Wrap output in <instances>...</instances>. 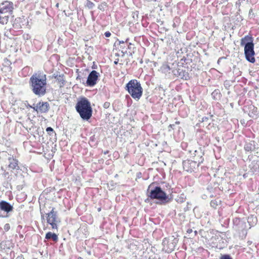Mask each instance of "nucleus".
Here are the masks:
<instances>
[{"mask_svg":"<svg viewBox=\"0 0 259 259\" xmlns=\"http://www.w3.org/2000/svg\"><path fill=\"white\" fill-rule=\"evenodd\" d=\"M30 89L32 93L38 97H42L47 93L46 75L38 72L34 73L29 81Z\"/></svg>","mask_w":259,"mask_h":259,"instance_id":"nucleus-1","label":"nucleus"},{"mask_svg":"<svg viewBox=\"0 0 259 259\" xmlns=\"http://www.w3.org/2000/svg\"><path fill=\"white\" fill-rule=\"evenodd\" d=\"M75 109L84 120H88L92 117L93 110L91 103L85 97H82L78 101L75 105Z\"/></svg>","mask_w":259,"mask_h":259,"instance_id":"nucleus-2","label":"nucleus"},{"mask_svg":"<svg viewBox=\"0 0 259 259\" xmlns=\"http://www.w3.org/2000/svg\"><path fill=\"white\" fill-rule=\"evenodd\" d=\"M147 196L151 200H157L160 204L168 202V196L160 186H153L150 184L147 190Z\"/></svg>","mask_w":259,"mask_h":259,"instance_id":"nucleus-3","label":"nucleus"},{"mask_svg":"<svg viewBox=\"0 0 259 259\" xmlns=\"http://www.w3.org/2000/svg\"><path fill=\"white\" fill-rule=\"evenodd\" d=\"M253 41V37L247 35L242 38L240 42V45L244 47V55L246 60L251 63H254L255 61L254 45Z\"/></svg>","mask_w":259,"mask_h":259,"instance_id":"nucleus-4","label":"nucleus"},{"mask_svg":"<svg viewBox=\"0 0 259 259\" xmlns=\"http://www.w3.org/2000/svg\"><path fill=\"white\" fill-rule=\"evenodd\" d=\"M125 90L132 97L138 101L142 96L143 89L139 81L137 79H132L126 83Z\"/></svg>","mask_w":259,"mask_h":259,"instance_id":"nucleus-5","label":"nucleus"},{"mask_svg":"<svg viewBox=\"0 0 259 259\" xmlns=\"http://www.w3.org/2000/svg\"><path fill=\"white\" fill-rule=\"evenodd\" d=\"M203 161V158L201 156L200 157H197L194 158V160L188 159L185 160L183 162L184 169L188 172L194 171Z\"/></svg>","mask_w":259,"mask_h":259,"instance_id":"nucleus-6","label":"nucleus"},{"mask_svg":"<svg viewBox=\"0 0 259 259\" xmlns=\"http://www.w3.org/2000/svg\"><path fill=\"white\" fill-rule=\"evenodd\" d=\"M14 9V4L12 2L5 1L0 4V14L3 16H8V22Z\"/></svg>","mask_w":259,"mask_h":259,"instance_id":"nucleus-7","label":"nucleus"},{"mask_svg":"<svg viewBox=\"0 0 259 259\" xmlns=\"http://www.w3.org/2000/svg\"><path fill=\"white\" fill-rule=\"evenodd\" d=\"M177 242L178 240L176 238L171 241L166 238H164L162 241L163 250L167 253L171 252L175 249Z\"/></svg>","mask_w":259,"mask_h":259,"instance_id":"nucleus-8","label":"nucleus"},{"mask_svg":"<svg viewBox=\"0 0 259 259\" xmlns=\"http://www.w3.org/2000/svg\"><path fill=\"white\" fill-rule=\"evenodd\" d=\"M100 76V73L96 70H92L89 74L87 80V85L88 87H94L97 83V80Z\"/></svg>","mask_w":259,"mask_h":259,"instance_id":"nucleus-9","label":"nucleus"},{"mask_svg":"<svg viewBox=\"0 0 259 259\" xmlns=\"http://www.w3.org/2000/svg\"><path fill=\"white\" fill-rule=\"evenodd\" d=\"M47 215V222L52 227L56 226L58 223L60 222V219L58 217L57 212L55 211V208H53Z\"/></svg>","mask_w":259,"mask_h":259,"instance_id":"nucleus-10","label":"nucleus"},{"mask_svg":"<svg viewBox=\"0 0 259 259\" xmlns=\"http://www.w3.org/2000/svg\"><path fill=\"white\" fill-rule=\"evenodd\" d=\"M50 109V105L47 102L40 101L34 107V110L37 113H47Z\"/></svg>","mask_w":259,"mask_h":259,"instance_id":"nucleus-11","label":"nucleus"},{"mask_svg":"<svg viewBox=\"0 0 259 259\" xmlns=\"http://www.w3.org/2000/svg\"><path fill=\"white\" fill-rule=\"evenodd\" d=\"M174 74L178 77L185 80H188L190 78L189 73L185 70L180 68L177 69L174 72Z\"/></svg>","mask_w":259,"mask_h":259,"instance_id":"nucleus-12","label":"nucleus"},{"mask_svg":"<svg viewBox=\"0 0 259 259\" xmlns=\"http://www.w3.org/2000/svg\"><path fill=\"white\" fill-rule=\"evenodd\" d=\"M13 206L9 202L6 201H2L0 202V209L7 213L13 210Z\"/></svg>","mask_w":259,"mask_h":259,"instance_id":"nucleus-13","label":"nucleus"},{"mask_svg":"<svg viewBox=\"0 0 259 259\" xmlns=\"http://www.w3.org/2000/svg\"><path fill=\"white\" fill-rule=\"evenodd\" d=\"M9 162V167L12 169H18L19 166L18 165V160L13 157H9L8 158Z\"/></svg>","mask_w":259,"mask_h":259,"instance_id":"nucleus-14","label":"nucleus"},{"mask_svg":"<svg viewBox=\"0 0 259 259\" xmlns=\"http://www.w3.org/2000/svg\"><path fill=\"white\" fill-rule=\"evenodd\" d=\"M254 143L255 142L254 141L246 143L244 147V150L247 152L251 151L255 148Z\"/></svg>","mask_w":259,"mask_h":259,"instance_id":"nucleus-15","label":"nucleus"},{"mask_svg":"<svg viewBox=\"0 0 259 259\" xmlns=\"http://www.w3.org/2000/svg\"><path fill=\"white\" fill-rule=\"evenodd\" d=\"M46 238L47 239H52L54 241H57L58 239V236L55 233H53L51 232H48L46 235Z\"/></svg>","mask_w":259,"mask_h":259,"instance_id":"nucleus-16","label":"nucleus"},{"mask_svg":"<svg viewBox=\"0 0 259 259\" xmlns=\"http://www.w3.org/2000/svg\"><path fill=\"white\" fill-rule=\"evenodd\" d=\"M12 31H14V30L11 28H7V27H6L4 29V35L8 38H11L13 35Z\"/></svg>","mask_w":259,"mask_h":259,"instance_id":"nucleus-17","label":"nucleus"},{"mask_svg":"<svg viewBox=\"0 0 259 259\" xmlns=\"http://www.w3.org/2000/svg\"><path fill=\"white\" fill-rule=\"evenodd\" d=\"M220 92L219 90H215L211 94L212 96L215 100H218L220 98Z\"/></svg>","mask_w":259,"mask_h":259,"instance_id":"nucleus-18","label":"nucleus"},{"mask_svg":"<svg viewBox=\"0 0 259 259\" xmlns=\"http://www.w3.org/2000/svg\"><path fill=\"white\" fill-rule=\"evenodd\" d=\"M8 16H3L0 14V24L3 25L7 24Z\"/></svg>","mask_w":259,"mask_h":259,"instance_id":"nucleus-19","label":"nucleus"},{"mask_svg":"<svg viewBox=\"0 0 259 259\" xmlns=\"http://www.w3.org/2000/svg\"><path fill=\"white\" fill-rule=\"evenodd\" d=\"M95 4L89 0L87 1L85 6L89 9H92L95 7Z\"/></svg>","mask_w":259,"mask_h":259,"instance_id":"nucleus-20","label":"nucleus"},{"mask_svg":"<svg viewBox=\"0 0 259 259\" xmlns=\"http://www.w3.org/2000/svg\"><path fill=\"white\" fill-rule=\"evenodd\" d=\"M161 69L162 71L166 72L169 71L170 70V68L168 65H163L161 67Z\"/></svg>","mask_w":259,"mask_h":259,"instance_id":"nucleus-21","label":"nucleus"},{"mask_svg":"<svg viewBox=\"0 0 259 259\" xmlns=\"http://www.w3.org/2000/svg\"><path fill=\"white\" fill-rule=\"evenodd\" d=\"M56 79L59 82H60L62 84V85H64L65 80L63 76L59 75V76L57 77Z\"/></svg>","mask_w":259,"mask_h":259,"instance_id":"nucleus-22","label":"nucleus"},{"mask_svg":"<svg viewBox=\"0 0 259 259\" xmlns=\"http://www.w3.org/2000/svg\"><path fill=\"white\" fill-rule=\"evenodd\" d=\"M210 206L213 208H215L218 205V202L216 200H211L210 203Z\"/></svg>","mask_w":259,"mask_h":259,"instance_id":"nucleus-23","label":"nucleus"},{"mask_svg":"<svg viewBox=\"0 0 259 259\" xmlns=\"http://www.w3.org/2000/svg\"><path fill=\"white\" fill-rule=\"evenodd\" d=\"M46 131L50 135H51L53 133H54V131L53 130V128L51 127H48L46 128Z\"/></svg>","mask_w":259,"mask_h":259,"instance_id":"nucleus-24","label":"nucleus"},{"mask_svg":"<svg viewBox=\"0 0 259 259\" xmlns=\"http://www.w3.org/2000/svg\"><path fill=\"white\" fill-rule=\"evenodd\" d=\"M220 259H232V258L229 254L223 255Z\"/></svg>","mask_w":259,"mask_h":259,"instance_id":"nucleus-25","label":"nucleus"},{"mask_svg":"<svg viewBox=\"0 0 259 259\" xmlns=\"http://www.w3.org/2000/svg\"><path fill=\"white\" fill-rule=\"evenodd\" d=\"M110 104L108 102H106L103 104V107L105 109H107L110 107Z\"/></svg>","mask_w":259,"mask_h":259,"instance_id":"nucleus-26","label":"nucleus"},{"mask_svg":"<svg viewBox=\"0 0 259 259\" xmlns=\"http://www.w3.org/2000/svg\"><path fill=\"white\" fill-rule=\"evenodd\" d=\"M193 232V230L191 228H189L187 229V233L188 234H189V236H190L191 234H192Z\"/></svg>","mask_w":259,"mask_h":259,"instance_id":"nucleus-27","label":"nucleus"},{"mask_svg":"<svg viewBox=\"0 0 259 259\" xmlns=\"http://www.w3.org/2000/svg\"><path fill=\"white\" fill-rule=\"evenodd\" d=\"M197 234V231L196 230L193 231L192 234L190 236V238H193Z\"/></svg>","mask_w":259,"mask_h":259,"instance_id":"nucleus-28","label":"nucleus"},{"mask_svg":"<svg viewBox=\"0 0 259 259\" xmlns=\"http://www.w3.org/2000/svg\"><path fill=\"white\" fill-rule=\"evenodd\" d=\"M104 35L106 37H109L111 36V34L109 31H106L105 32Z\"/></svg>","mask_w":259,"mask_h":259,"instance_id":"nucleus-29","label":"nucleus"},{"mask_svg":"<svg viewBox=\"0 0 259 259\" xmlns=\"http://www.w3.org/2000/svg\"><path fill=\"white\" fill-rule=\"evenodd\" d=\"M16 259H25L24 258V256L22 254H20L19 255H18L16 258Z\"/></svg>","mask_w":259,"mask_h":259,"instance_id":"nucleus-30","label":"nucleus"},{"mask_svg":"<svg viewBox=\"0 0 259 259\" xmlns=\"http://www.w3.org/2000/svg\"><path fill=\"white\" fill-rule=\"evenodd\" d=\"M28 106L29 107V108H32L33 110H34V107H35L36 106V104H33L32 105H28Z\"/></svg>","mask_w":259,"mask_h":259,"instance_id":"nucleus-31","label":"nucleus"},{"mask_svg":"<svg viewBox=\"0 0 259 259\" xmlns=\"http://www.w3.org/2000/svg\"><path fill=\"white\" fill-rule=\"evenodd\" d=\"M199 233L201 234V235L202 237H204V236L203 235V234H202V230H200L199 231ZM205 237H206V236H205Z\"/></svg>","mask_w":259,"mask_h":259,"instance_id":"nucleus-32","label":"nucleus"},{"mask_svg":"<svg viewBox=\"0 0 259 259\" xmlns=\"http://www.w3.org/2000/svg\"><path fill=\"white\" fill-rule=\"evenodd\" d=\"M174 126H175V124H170V125H169V127H170V128H172V129H174Z\"/></svg>","mask_w":259,"mask_h":259,"instance_id":"nucleus-33","label":"nucleus"},{"mask_svg":"<svg viewBox=\"0 0 259 259\" xmlns=\"http://www.w3.org/2000/svg\"><path fill=\"white\" fill-rule=\"evenodd\" d=\"M207 119H208V118H207V117H203V118H202V121H205L206 120H207Z\"/></svg>","mask_w":259,"mask_h":259,"instance_id":"nucleus-34","label":"nucleus"},{"mask_svg":"<svg viewBox=\"0 0 259 259\" xmlns=\"http://www.w3.org/2000/svg\"><path fill=\"white\" fill-rule=\"evenodd\" d=\"M118 60H116V61H115L114 62V63L115 64H117V63H118Z\"/></svg>","mask_w":259,"mask_h":259,"instance_id":"nucleus-35","label":"nucleus"},{"mask_svg":"<svg viewBox=\"0 0 259 259\" xmlns=\"http://www.w3.org/2000/svg\"><path fill=\"white\" fill-rule=\"evenodd\" d=\"M131 45H132V44H131V43H129V45H128V48L129 49H131Z\"/></svg>","mask_w":259,"mask_h":259,"instance_id":"nucleus-36","label":"nucleus"},{"mask_svg":"<svg viewBox=\"0 0 259 259\" xmlns=\"http://www.w3.org/2000/svg\"><path fill=\"white\" fill-rule=\"evenodd\" d=\"M81 231H82L81 229H80V228H79L78 229L77 231V232H80Z\"/></svg>","mask_w":259,"mask_h":259,"instance_id":"nucleus-37","label":"nucleus"},{"mask_svg":"<svg viewBox=\"0 0 259 259\" xmlns=\"http://www.w3.org/2000/svg\"><path fill=\"white\" fill-rule=\"evenodd\" d=\"M175 124H180V122H179V121H176V122H175Z\"/></svg>","mask_w":259,"mask_h":259,"instance_id":"nucleus-38","label":"nucleus"},{"mask_svg":"<svg viewBox=\"0 0 259 259\" xmlns=\"http://www.w3.org/2000/svg\"><path fill=\"white\" fill-rule=\"evenodd\" d=\"M5 227H9V225L8 224H6L5 225Z\"/></svg>","mask_w":259,"mask_h":259,"instance_id":"nucleus-39","label":"nucleus"},{"mask_svg":"<svg viewBox=\"0 0 259 259\" xmlns=\"http://www.w3.org/2000/svg\"><path fill=\"white\" fill-rule=\"evenodd\" d=\"M9 228H6L5 231H8L9 230Z\"/></svg>","mask_w":259,"mask_h":259,"instance_id":"nucleus-40","label":"nucleus"},{"mask_svg":"<svg viewBox=\"0 0 259 259\" xmlns=\"http://www.w3.org/2000/svg\"><path fill=\"white\" fill-rule=\"evenodd\" d=\"M124 41H119V44H124Z\"/></svg>","mask_w":259,"mask_h":259,"instance_id":"nucleus-41","label":"nucleus"},{"mask_svg":"<svg viewBox=\"0 0 259 259\" xmlns=\"http://www.w3.org/2000/svg\"><path fill=\"white\" fill-rule=\"evenodd\" d=\"M128 40H129V39H128V38H127V39H126V40H125V42H128Z\"/></svg>","mask_w":259,"mask_h":259,"instance_id":"nucleus-42","label":"nucleus"},{"mask_svg":"<svg viewBox=\"0 0 259 259\" xmlns=\"http://www.w3.org/2000/svg\"><path fill=\"white\" fill-rule=\"evenodd\" d=\"M108 151H106V152H104V154H106L108 153Z\"/></svg>","mask_w":259,"mask_h":259,"instance_id":"nucleus-43","label":"nucleus"},{"mask_svg":"<svg viewBox=\"0 0 259 259\" xmlns=\"http://www.w3.org/2000/svg\"><path fill=\"white\" fill-rule=\"evenodd\" d=\"M93 69H96V67L95 66H93L92 67Z\"/></svg>","mask_w":259,"mask_h":259,"instance_id":"nucleus-44","label":"nucleus"},{"mask_svg":"<svg viewBox=\"0 0 259 259\" xmlns=\"http://www.w3.org/2000/svg\"><path fill=\"white\" fill-rule=\"evenodd\" d=\"M56 6H57V7H58V6H59V4H56Z\"/></svg>","mask_w":259,"mask_h":259,"instance_id":"nucleus-45","label":"nucleus"},{"mask_svg":"<svg viewBox=\"0 0 259 259\" xmlns=\"http://www.w3.org/2000/svg\"><path fill=\"white\" fill-rule=\"evenodd\" d=\"M148 200V198H147V199L145 200V202H147Z\"/></svg>","mask_w":259,"mask_h":259,"instance_id":"nucleus-46","label":"nucleus"},{"mask_svg":"<svg viewBox=\"0 0 259 259\" xmlns=\"http://www.w3.org/2000/svg\"><path fill=\"white\" fill-rule=\"evenodd\" d=\"M100 210H101V208H100L98 209V210H99V211H100Z\"/></svg>","mask_w":259,"mask_h":259,"instance_id":"nucleus-47","label":"nucleus"},{"mask_svg":"<svg viewBox=\"0 0 259 259\" xmlns=\"http://www.w3.org/2000/svg\"><path fill=\"white\" fill-rule=\"evenodd\" d=\"M40 213H42V212H41V209H40Z\"/></svg>","mask_w":259,"mask_h":259,"instance_id":"nucleus-48","label":"nucleus"}]
</instances>
